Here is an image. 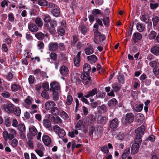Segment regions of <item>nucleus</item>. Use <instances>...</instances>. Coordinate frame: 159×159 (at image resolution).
Masks as SVG:
<instances>
[{
  "instance_id": "f257e3e1",
  "label": "nucleus",
  "mask_w": 159,
  "mask_h": 159,
  "mask_svg": "<svg viewBox=\"0 0 159 159\" xmlns=\"http://www.w3.org/2000/svg\"><path fill=\"white\" fill-rule=\"evenodd\" d=\"M145 130V128L143 126H141L137 128L135 130L136 136L135 139L136 142H142L141 138L144 134Z\"/></svg>"
},
{
  "instance_id": "f03ea898",
  "label": "nucleus",
  "mask_w": 159,
  "mask_h": 159,
  "mask_svg": "<svg viewBox=\"0 0 159 159\" xmlns=\"http://www.w3.org/2000/svg\"><path fill=\"white\" fill-rule=\"evenodd\" d=\"M134 116L132 113H128L126 114L122 121L125 124L127 123L130 124L133 121Z\"/></svg>"
},
{
  "instance_id": "7ed1b4c3",
  "label": "nucleus",
  "mask_w": 159,
  "mask_h": 159,
  "mask_svg": "<svg viewBox=\"0 0 159 159\" xmlns=\"http://www.w3.org/2000/svg\"><path fill=\"white\" fill-rule=\"evenodd\" d=\"M53 131L57 134L60 138H63L66 135L65 130L63 129H61L58 125H55L53 127Z\"/></svg>"
},
{
  "instance_id": "20e7f679",
  "label": "nucleus",
  "mask_w": 159,
  "mask_h": 159,
  "mask_svg": "<svg viewBox=\"0 0 159 159\" xmlns=\"http://www.w3.org/2000/svg\"><path fill=\"white\" fill-rule=\"evenodd\" d=\"M89 74V73L84 72L80 76L83 80V83L85 85L88 84L90 83V77Z\"/></svg>"
},
{
  "instance_id": "39448f33",
  "label": "nucleus",
  "mask_w": 159,
  "mask_h": 159,
  "mask_svg": "<svg viewBox=\"0 0 159 159\" xmlns=\"http://www.w3.org/2000/svg\"><path fill=\"white\" fill-rule=\"evenodd\" d=\"M44 148L43 145L40 143H39L37 145V149L35 150V152L40 157H43L44 156L43 151Z\"/></svg>"
},
{
  "instance_id": "423d86ee",
  "label": "nucleus",
  "mask_w": 159,
  "mask_h": 159,
  "mask_svg": "<svg viewBox=\"0 0 159 159\" xmlns=\"http://www.w3.org/2000/svg\"><path fill=\"white\" fill-rule=\"evenodd\" d=\"M3 107L5 111L8 113H13L14 111V106L12 103L4 104Z\"/></svg>"
},
{
  "instance_id": "0eeeda50",
  "label": "nucleus",
  "mask_w": 159,
  "mask_h": 159,
  "mask_svg": "<svg viewBox=\"0 0 159 159\" xmlns=\"http://www.w3.org/2000/svg\"><path fill=\"white\" fill-rule=\"evenodd\" d=\"M135 143L132 145L131 148V153L134 154L136 153L139 149V144L141 142H136L134 140Z\"/></svg>"
},
{
  "instance_id": "6e6552de",
  "label": "nucleus",
  "mask_w": 159,
  "mask_h": 159,
  "mask_svg": "<svg viewBox=\"0 0 159 159\" xmlns=\"http://www.w3.org/2000/svg\"><path fill=\"white\" fill-rule=\"evenodd\" d=\"M50 90L52 91H59L60 89V85L58 82L53 81L50 84Z\"/></svg>"
},
{
  "instance_id": "1a4fd4ad",
  "label": "nucleus",
  "mask_w": 159,
  "mask_h": 159,
  "mask_svg": "<svg viewBox=\"0 0 159 159\" xmlns=\"http://www.w3.org/2000/svg\"><path fill=\"white\" fill-rule=\"evenodd\" d=\"M11 88L12 92H16L21 91L22 90V87L19 84L15 82L12 84L11 85Z\"/></svg>"
},
{
  "instance_id": "9d476101",
  "label": "nucleus",
  "mask_w": 159,
  "mask_h": 159,
  "mask_svg": "<svg viewBox=\"0 0 159 159\" xmlns=\"http://www.w3.org/2000/svg\"><path fill=\"white\" fill-rule=\"evenodd\" d=\"M142 37V34L140 33L136 32L134 33L132 39H133L134 43L138 42V41L140 40Z\"/></svg>"
},
{
  "instance_id": "9b49d317",
  "label": "nucleus",
  "mask_w": 159,
  "mask_h": 159,
  "mask_svg": "<svg viewBox=\"0 0 159 159\" xmlns=\"http://www.w3.org/2000/svg\"><path fill=\"white\" fill-rule=\"evenodd\" d=\"M81 54V52H78L76 57L74 58V63L75 66L76 67H79L80 66Z\"/></svg>"
},
{
  "instance_id": "f8f14e48",
  "label": "nucleus",
  "mask_w": 159,
  "mask_h": 159,
  "mask_svg": "<svg viewBox=\"0 0 159 159\" xmlns=\"http://www.w3.org/2000/svg\"><path fill=\"white\" fill-rule=\"evenodd\" d=\"M56 105L55 103L52 101H48L45 103V108L47 110L51 109Z\"/></svg>"
},
{
  "instance_id": "ddd939ff",
  "label": "nucleus",
  "mask_w": 159,
  "mask_h": 159,
  "mask_svg": "<svg viewBox=\"0 0 159 159\" xmlns=\"http://www.w3.org/2000/svg\"><path fill=\"white\" fill-rule=\"evenodd\" d=\"M58 47V43L56 42H51L48 44L49 50L52 51H55Z\"/></svg>"
},
{
  "instance_id": "4468645a",
  "label": "nucleus",
  "mask_w": 159,
  "mask_h": 159,
  "mask_svg": "<svg viewBox=\"0 0 159 159\" xmlns=\"http://www.w3.org/2000/svg\"><path fill=\"white\" fill-rule=\"evenodd\" d=\"M33 101L32 98L28 96L24 100L25 107L26 108H29L32 105Z\"/></svg>"
},
{
  "instance_id": "2eb2a0df",
  "label": "nucleus",
  "mask_w": 159,
  "mask_h": 159,
  "mask_svg": "<svg viewBox=\"0 0 159 159\" xmlns=\"http://www.w3.org/2000/svg\"><path fill=\"white\" fill-rule=\"evenodd\" d=\"M119 121L117 118H115L112 120L110 124V127L111 129H115L118 126Z\"/></svg>"
},
{
  "instance_id": "dca6fc26",
  "label": "nucleus",
  "mask_w": 159,
  "mask_h": 159,
  "mask_svg": "<svg viewBox=\"0 0 159 159\" xmlns=\"http://www.w3.org/2000/svg\"><path fill=\"white\" fill-rule=\"evenodd\" d=\"M117 103L116 99L115 98H113L109 101L107 104L110 108H113L116 107Z\"/></svg>"
},
{
  "instance_id": "f3484780",
  "label": "nucleus",
  "mask_w": 159,
  "mask_h": 159,
  "mask_svg": "<svg viewBox=\"0 0 159 159\" xmlns=\"http://www.w3.org/2000/svg\"><path fill=\"white\" fill-rule=\"evenodd\" d=\"M97 93V89L96 88H95L87 92L86 94L84 95V97L87 98H88L90 97H92Z\"/></svg>"
},
{
  "instance_id": "a211bd4d",
  "label": "nucleus",
  "mask_w": 159,
  "mask_h": 159,
  "mask_svg": "<svg viewBox=\"0 0 159 159\" xmlns=\"http://www.w3.org/2000/svg\"><path fill=\"white\" fill-rule=\"evenodd\" d=\"M42 139L43 143L46 146H48L51 142L50 138L48 135H43Z\"/></svg>"
},
{
  "instance_id": "6ab92c4d",
  "label": "nucleus",
  "mask_w": 159,
  "mask_h": 159,
  "mask_svg": "<svg viewBox=\"0 0 159 159\" xmlns=\"http://www.w3.org/2000/svg\"><path fill=\"white\" fill-rule=\"evenodd\" d=\"M69 71L67 67L65 66H61L60 68V72L61 75L64 76H66Z\"/></svg>"
},
{
  "instance_id": "aec40b11",
  "label": "nucleus",
  "mask_w": 159,
  "mask_h": 159,
  "mask_svg": "<svg viewBox=\"0 0 159 159\" xmlns=\"http://www.w3.org/2000/svg\"><path fill=\"white\" fill-rule=\"evenodd\" d=\"M28 28L29 30L33 33L36 32L38 30V28L37 25L34 23H31L29 25Z\"/></svg>"
},
{
  "instance_id": "412c9836",
  "label": "nucleus",
  "mask_w": 159,
  "mask_h": 159,
  "mask_svg": "<svg viewBox=\"0 0 159 159\" xmlns=\"http://www.w3.org/2000/svg\"><path fill=\"white\" fill-rule=\"evenodd\" d=\"M51 118V121L55 124L60 125L62 123V120L58 116L55 117L52 116Z\"/></svg>"
},
{
  "instance_id": "4be33fe9",
  "label": "nucleus",
  "mask_w": 159,
  "mask_h": 159,
  "mask_svg": "<svg viewBox=\"0 0 159 159\" xmlns=\"http://www.w3.org/2000/svg\"><path fill=\"white\" fill-rule=\"evenodd\" d=\"M43 125L46 128H48L49 130L51 131L53 130V129L51 128V123L50 121L48 120H44L43 121Z\"/></svg>"
},
{
  "instance_id": "5701e85b",
  "label": "nucleus",
  "mask_w": 159,
  "mask_h": 159,
  "mask_svg": "<svg viewBox=\"0 0 159 159\" xmlns=\"http://www.w3.org/2000/svg\"><path fill=\"white\" fill-rule=\"evenodd\" d=\"M140 18L141 21L146 23H148L149 21V16L147 14L141 15Z\"/></svg>"
},
{
  "instance_id": "b1692460",
  "label": "nucleus",
  "mask_w": 159,
  "mask_h": 159,
  "mask_svg": "<svg viewBox=\"0 0 159 159\" xmlns=\"http://www.w3.org/2000/svg\"><path fill=\"white\" fill-rule=\"evenodd\" d=\"M103 128L100 126H98L95 128V135L97 136L102 133Z\"/></svg>"
},
{
  "instance_id": "393cba45",
  "label": "nucleus",
  "mask_w": 159,
  "mask_h": 159,
  "mask_svg": "<svg viewBox=\"0 0 159 159\" xmlns=\"http://www.w3.org/2000/svg\"><path fill=\"white\" fill-rule=\"evenodd\" d=\"M38 106L35 104L31 105L28 108L30 109L29 112L31 114H33L37 112Z\"/></svg>"
},
{
  "instance_id": "a878e982",
  "label": "nucleus",
  "mask_w": 159,
  "mask_h": 159,
  "mask_svg": "<svg viewBox=\"0 0 159 159\" xmlns=\"http://www.w3.org/2000/svg\"><path fill=\"white\" fill-rule=\"evenodd\" d=\"M79 30L84 35H85L87 32V29L84 25L83 24H81L79 26Z\"/></svg>"
},
{
  "instance_id": "bb28decb",
  "label": "nucleus",
  "mask_w": 159,
  "mask_h": 159,
  "mask_svg": "<svg viewBox=\"0 0 159 159\" xmlns=\"http://www.w3.org/2000/svg\"><path fill=\"white\" fill-rule=\"evenodd\" d=\"M87 59L90 63L93 64L96 61L97 57L95 55H92L88 56Z\"/></svg>"
},
{
  "instance_id": "cd10ccee",
  "label": "nucleus",
  "mask_w": 159,
  "mask_h": 159,
  "mask_svg": "<svg viewBox=\"0 0 159 159\" xmlns=\"http://www.w3.org/2000/svg\"><path fill=\"white\" fill-rule=\"evenodd\" d=\"M51 13L53 16L55 17H58L60 16V12L59 8H55L51 11Z\"/></svg>"
},
{
  "instance_id": "c85d7f7f",
  "label": "nucleus",
  "mask_w": 159,
  "mask_h": 159,
  "mask_svg": "<svg viewBox=\"0 0 159 159\" xmlns=\"http://www.w3.org/2000/svg\"><path fill=\"white\" fill-rule=\"evenodd\" d=\"M151 52L156 56H159V47L154 46L151 49Z\"/></svg>"
},
{
  "instance_id": "c756f323",
  "label": "nucleus",
  "mask_w": 159,
  "mask_h": 159,
  "mask_svg": "<svg viewBox=\"0 0 159 159\" xmlns=\"http://www.w3.org/2000/svg\"><path fill=\"white\" fill-rule=\"evenodd\" d=\"M83 69L84 72L89 73L91 69L90 66L89 64L85 63L84 65Z\"/></svg>"
},
{
  "instance_id": "7c9ffc66",
  "label": "nucleus",
  "mask_w": 159,
  "mask_h": 159,
  "mask_svg": "<svg viewBox=\"0 0 159 159\" xmlns=\"http://www.w3.org/2000/svg\"><path fill=\"white\" fill-rule=\"evenodd\" d=\"M49 24L51 28L54 30L55 33V28L57 26V22L55 20L52 19L50 21Z\"/></svg>"
},
{
  "instance_id": "2f4dec72",
  "label": "nucleus",
  "mask_w": 159,
  "mask_h": 159,
  "mask_svg": "<svg viewBox=\"0 0 159 159\" xmlns=\"http://www.w3.org/2000/svg\"><path fill=\"white\" fill-rule=\"evenodd\" d=\"M44 27L45 30H48L51 34L54 33V30L51 28L50 27H49V25L48 23L44 24Z\"/></svg>"
},
{
  "instance_id": "473e14b6",
  "label": "nucleus",
  "mask_w": 159,
  "mask_h": 159,
  "mask_svg": "<svg viewBox=\"0 0 159 159\" xmlns=\"http://www.w3.org/2000/svg\"><path fill=\"white\" fill-rule=\"evenodd\" d=\"M130 152V149L129 148H127L124 151L123 153L122 156L123 159H125L127 156L129 154Z\"/></svg>"
},
{
  "instance_id": "72a5a7b5",
  "label": "nucleus",
  "mask_w": 159,
  "mask_h": 159,
  "mask_svg": "<svg viewBox=\"0 0 159 159\" xmlns=\"http://www.w3.org/2000/svg\"><path fill=\"white\" fill-rule=\"evenodd\" d=\"M84 51L86 55H89L93 53L94 51L92 46H89L84 49Z\"/></svg>"
},
{
  "instance_id": "f704fd0d",
  "label": "nucleus",
  "mask_w": 159,
  "mask_h": 159,
  "mask_svg": "<svg viewBox=\"0 0 159 159\" xmlns=\"http://www.w3.org/2000/svg\"><path fill=\"white\" fill-rule=\"evenodd\" d=\"M37 48L38 50H40L41 52H43V49L44 47V44L42 41H38L37 44Z\"/></svg>"
},
{
  "instance_id": "c9c22d12",
  "label": "nucleus",
  "mask_w": 159,
  "mask_h": 159,
  "mask_svg": "<svg viewBox=\"0 0 159 159\" xmlns=\"http://www.w3.org/2000/svg\"><path fill=\"white\" fill-rule=\"evenodd\" d=\"M51 113L53 115L57 116L59 113V110L57 107H54L51 110Z\"/></svg>"
},
{
  "instance_id": "e433bc0d",
  "label": "nucleus",
  "mask_w": 159,
  "mask_h": 159,
  "mask_svg": "<svg viewBox=\"0 0 159 159\" xmlns=\"http://www.w3.org/2000/svg\"><path fill=\"white\" fill-rule=\"evenodd\" d=\"M35 36L38 40H40L43 39L46 35L41 32H38L35 34Z\"/></svg>"
},
{
  "instance_id": "4c0bfd02",
  "label": "nucleus",
  "mask_w": 159,
  "mask_h": 159,
  "mask_svg": "<svg viewBox=\"0 0 159 159\" xmlns=\"http://www.w3.org/2000/svg\"><path fill=\"white\" fill-rule=\"evenodd\" d=\"M29 131L31 135H35L37 133V130L34 126H32L29 128Z\"/></svg>"
},
{
  "instance_id": "58836bf2",
  "label": "nucleus",
  "mask_w": 159,
  "mask_h": 159,
  "mask_svg": "<svg viewBox=\"0 0 159 159\" xmlns=\"http://www.w3.org/2000/svg\"><path fill=\"white\" fill-rule=\"evenodd\" d=\"M92 14L95 17H97V15H102L101 11L97 9H94L92 11Z\"/></svg>"
},
{
  "instance_id": "ea45409f",
  "label": "nucleus",
  "mask_w": 159,
  "mask_h": 159,
  "mask_svg": "<svg viewBox=\"0 0 159 159\" xmlns=\"http://www.w3.org/2000/svg\"><path fill=\"white\" fill-rule=\"evenodd\" d=\"M18 129L21 132L23 133L25 131V126L24 123H20L17 126Z\"/></svg>"
},
{
  "instance_id": "a19ab883",
  "label": "nucleus",
  "mask_w": 159,
  "mask_h": 159,
  "mask_svg": "<svg viewBox=\"0 0 159 159\" xmlns=\"http://www.w3.org/2000/svg\"><path fill=\"white\" fill-rule=\"evenodd\" d=\"M112 87L115 92H117L120 90V84L118 83H116L112 84Z\"/></svg>"
},
{
  "instance_id": "79ce46f5",
  "label": "nucleus",
  "mask_w": 159,
  "mask_h": 159,
  "mask_svg": "<svg viewBox=\"0 0 159 159\" xmlns=\"http://www.w3.org/2000/svg\"><path fill=\"white\" fill-rule=\"evenodd\" d=\"M35 23L39 27H41L43 25L42 20L40 17H37L36 18Z\"/></svg>"
},
{
  "instance_id": "37998d69",
  "label": "nucleus",
  "mask_w": 159,
  "mask_h": 159,
  "mask_svg": "<svg viewBox=\"0 0 159 159\" xmlns=\"http://www.w3.org/2000/svg\"><path fill=\"white\" fill-rule=\"evenodd\" d=\"M52 98L54 101H57L59 99L58 91H52Z\"/></svg>"
},
{
  "instance_id": "c03bdc74",
  "label": "nucleus",
  "mask_w": 159,
  "mask_h": 159,
  "mask_svg": "<svg viewBox=\"0 0 159 159\" xmlns=\"http://www.w3.org/2000/svg\"><path fill=\"white\" fill-rule=\"evenodd\" d=\"M78 134V131L77 130H73L71 132H69L68 133V135L71 138L75 137V135Z\"/></svg>"
},
{
  "instance_id": "a18cd8bd",
  "label": "nucleus",
  "mask_w": 159,
  "mask_h": 159,
  "mask_svg": "<svg viewBox=\"0 0 159 159\" xmlns=\"http://www.w3.org/2000/svg\"><path fill=\"white\" fill-rule=\"evenodd\" d=\"M152 20L154 26L157 25L159 21V17L155 16L152 17Z\"/></svg>"
},
{
  "instance_id": "49530a36",
  "label": "nucleus",
  "mask_w": 159,
  "mask_h": 159,
  "mask_svg": "<svg viewBox=\"0 0 159 159\" xmlns=\"http://www.w3.org/2000/svg\"><path fill=\"white\" fill-rule=\"evenodd\" d=\"M157 33L154 31H152L148 35L149 39H154L156 36Z\"/></svg>"
},
{
  "instance_id": "de8ad7c7",
  "label": "nucleus",
  "mask_w": 159,
  "mask_h": 159,
  "mask_svg": "<svg viewBox=\"0 0 159 159\" xmlns=\"http://www.w3.org/2000/svg\"><path fill=\"white\" fill-rule=\"evenodd\" d=\"M98 111L101 113H104L106 111L107 108L104 105H102L98 108Z\"/></svg>"
},
{
  "instance_id": "09e8293b",
  "label": "nucleus",
  "mask_w": 159,
  "mask_h": 159,
  "mask_svg": "<svg viewBox=\"0 0 159 159\" xmlns=\"http://www.w3.org/2000/svg\"><path fill=\"white\" fill-rule=\"evenodd\" d=\"M137 29L138 31L140 32L143 31L145 29V26L142 24H139L137 25Z\"/></svg>"
},
{
  "instance_id": "8fccbe9b",
  "label": "nucleus",
  "mask_w": 159,
  "mask_h": 159,
  "mask_svg": "<svg viewBox=\"0 0 159 159\" xmlns=\"http://www.w3.org/2000/svg\"><path fill=\"white\" fill-rule=\"evenodd\" d=\"M6 79L9 81H12L14 77L13 75L11 72H9L6 75Z\"/></svg>"
},
{
  "instance_id": "3c124183",
  "label": "nucleus",
  "mask_w": 159,
  "mask_h": 159,
  "mask_svg": "<svg viewBox=\"0 0 159 159\" xmlns=\"http://www.w3.org/2000/svg\"><path fill=\"white\" fill-rule=\"evenodd\" d=\"M5 125L7 127H9L11 125L12 120L9 118H5Z\"/></svg>"
},
{
  "instance_id": "603ef678",
  "label": "nucleus",
  "mask_w": 159,
  "mask_h": 159,
  "mask_svg": "<svg viewBox=\"0 0 159 159\" xmlns=\"http://www.w3.org/2000/svg\"><path fill=\"white\" fill-rule=\"evenodd\" d=\"M107 118L105 116L102 117L99 120L100 124L103 125H105L107 122Z\"/></svg>"
},
{
  "instance_id": "864d4df0",
  "label": "nucleus",
  "mask_w": 159,
  "mask_h": 159,
  "mask_svg": "<svg viewBox=\"0 0 159 159\" xmlns=\"http://www.w3.org/2000/svg\"><path fill=\"white\" fill-rule=\"evenodd\" d=\"M1 95L4 98H9L11 95V93L6 91H4L1 93Z\"/></svg>"
},
{
  "instance_id": "5fc2aeb1",
  "label": "nucleus",
  "mask_w": 159,
  "mask_h": 159,
  "mask_svg": "<svg viewBox=\"0 0 159 159\" xmlns=\"http://www.w3.org/2000/svg\"><path fill=\"white\" fill-rule=\"evenodd\" d=\"M17 116L20 115L21 113V110L19 107H16L14 108V111L13 112Z\"/></svg>"
},
{
  "instance_id": "6e6d98bb",
  "label": "nucleus",
  "mask_w": 159,
  "mask_h": 159,
  "mask_svg": "<svg viewBox=\"0 0 159 159\" xmlns=\"http://www.w3.org/2000/svg\"><path fill=\"white\" fill-rule=\"evenodd\" d=\"M143 106V104L136 105L134 110L136 111L140 112L142 110Z\"/></svg>"
},
{
  "instance_id": "4d7b16f0",
  "label": "nucleus",
  "mask_w": 159,
  "mask_h": 159,
  "mask_svg": "<svg viewBox=\"0 0 159 159\" xmlns=\"http://www.w3.org/2000/svg\"><path fill=\"white\" fill-rule=\"evenodd\" d=\"M83 123L82 120H80L78 121L75 126L77 129L80 130L81 129L83 126Z\"/></svg>"
},
{
  "instance_id": "13d9d810",
  "label": "nucleus",
  "mask_w": 159,
  "mask_h": 159,
  "mask_svg": "<svg viewBox=\"0 0 159 159\" xmlns=\"http://www.w3.org/2000/svg\"><path fill=\"white\" fill-rule=\"evenodd\" d=\"M43 20L45 22L48 23L51 21V17L49 15L47 14H45L43 15Z\"/></svg>"
},
{
  "instance_id": "bf43d9fd",
  "label": "nucleus",
  "mask_w": 159,
  "mask_h": 159,
  "mask_svg": "<svg viewBox=\"0 0 159 159\" xmlns=\"http://www.w3.org/2000/svg\"><path fill=\"white\" fill-rule=\"evenodd\" d=\"M60 115L62 119L65 120L66 119L68 118V114L64 111H62L61 112Z\"/></svg>"
},
{
  "instance_id": "052dcab7",
  "label": "nucleus",
  "mask_w": 159,
  "mask_h": 159,
  "mask_svg": "<svg viewBox=\"0 0 159 159\" xmlns=\"http://www.w3.org/2000/svg\"><path fill=\"white\" fill-rule=\"evenodd\" d=\"M41 95L43 97L46 99H48L49 98V95L47 90L43 91L41 93Z\"/></svg>"
},
{
  "instance_id": "680f3d73",
  "label": "nucleus",
  "mask_w": 159,
  "mask_h": 159,
  "mask_svg": "<svg viewBox=\"0 0 159 159\" xmlns=\"http://www.w3.org/2000/svg\"><path fill=\"white\" fill-rule=\"evenodd\" d=\"M38 4L42 6H45L47 5V2L45 0H39Z\"/></svg>"
},
{
  "instance_id": "e2e57ef3",
  "label": "nucleus",
  "mask_w": 159,
  "mask_h": 159,
  "mask_svg": "<svg viewBox=\"0 0 159 159\" xmlns=\"http://www.w3.org/2000/svg\"><path fill=\"white\" fill-rule=\"evenodd\" d=\"M73 101V98L70 95H68L67 97L66 103L68 105H70Z\"/></svg>"
},
{
  "instance_id": "0e129e2a",
  "label": "nucleus",
  "mask_w": 159,
  "mask_h": 159,
  "mask_svg": "<svg viewBox=\"0 0 159 159\" xmlns=\"http://www.w3.org/2000/svg\"><path fill=\"white\" fill-rule=\"evenodd\" d=\"M150 7L151 9L155 10L159 6V4L158 3H150Z\"/></svg>"
},
{
  "instance_id": "69168bd1",
  "label": "nucleus",
  "mask_w": 159,
  "mask_h": 159,
  "mask_svg": "<svg viewBox=\"0 0 159 159\" xmlns=\"http://www.w3.org/2000/svg\"><path fill=\"white\" fill-rule=\"evenodd\" d=\"M101 19L102 20L103 24L104 25L107 26L109 25V24L110 22L109 17H106L102 19Z\"/></svg>"
},
{
  "instance_id": "338daca9",
  "label": "nucleus",
  "mask_w": 159,
  "mask_h": 159,
  "mask_svg": "<svg viewBox=\"0 0 159 159\" xmlns=\"http://www.w3.org/2000/svg\"><path fill=\"white\" fill-rule=\"evenodd\" d=\"M58 34L61 36H63L64 35L65 31L64 28L62 27H60L58 30Z\"/></svg>"
},
{
  "instance_id": "774afa93",
  "label": "nucleus",
  "mask_w": 159,
  "mask_h": 159,
  "mask_svg": "<svg viewBox=\"0 0 159 159\" xmlns=\"http://www.w3.org/2000/svg\"><path fill=\"white\" fill-rule=\"evenodd\" d=\"M25 38L28 41H32L33 40V38L29 32H28L26 34Z\"/></svg>"
}]
</instances>
